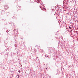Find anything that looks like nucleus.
I'll list each match as a JSON object with an SVG mask.
<instances>
[{
	"label": "nucleus",
	"instance_id": "20e7f679",
	"mask_svg": "<svg viewBox=\"0 0 78 78\" xmlns=\"http://www.w3.org/2000/svg\"><path fill=\"white\" fill-rule=\"evenodd\" d=\"M69 28H70V29H71V28H72L70 27H69Z\"/></svg>",
	"mask_w": 78,
	"mask_h": 78
},
{
	"label": "nucleus",
	"instance_id": "7ed1b4c3",
	"mask_svg": "<svg viewBox=\"0 0 78 78\" xmlns=\"http://www.w3.org/2000/svg\"><path fill=\"white\" fill-rule=\"evenodd\" d=\"M18 72H19V73H20V71L19 70L18 71Z\"/></svg>",
	"mask_w": 78,
	"mask_h": 78
},
{
	"label": "nucleus",
	"instance_id": "f257e3e1",
	"mask_svg": "<svg viewBox=\"0 0 78 78\" xmlns=\"http://www.w3.org/2000/svg\"><path fill=\"white\" fill-rule=\"evenodd\" d=\"M6 7H7L8 8H9V7H8V6H5V9H8V8H6Z\"/></svg>",
	"mask_w": 78,
	"mask_h": 78
},
{
	"label": "nucleus",
	"instance_id": "423d86ee",
	"mask_svg": "<svg viewBox=\"0 0 78 78\" xmlns=\"http://www.w3.org/2000/svg\"><path fill=\"white\" fill-rule=\"evenodd\" d=\"M77 21V22H78V20Z\"/></svg>",
	"mask_w": 78,
	"mask_h": 78
},
{
	"label": "nucleus",
	"instance_id": "39448f33",
	"mask_svg": "<svg viewBox=\"0 0 78 78\" xmlns=\"http://www.w3.org/2000/svg\"><path fill=\"white\" fill-rule=\"evenodd\" d=\"M15 16H16V15H15Z\"/></svg>",
	"mask_w": 78,
	"mask_h": 78
},
{
	"label": "nucleus",
	"instance_id": "f03ea898",
	"mask_svg": "<svg viewBox=\"0 0 78 78\" xmlns=\"http://www.w3.org/2000/svg\"><path fill=\"white\" fill-rule=\"evenodd\" d=\"M17 76H18L17 78H19V77L20 76L19 75V74H18Z\"/></svg>",
	"mask_w": 78,
	"mask_h": 78
}]
</instances>
